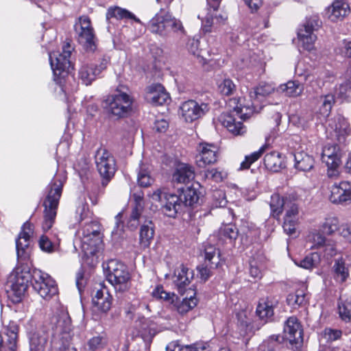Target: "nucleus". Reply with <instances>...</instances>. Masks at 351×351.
I'll return each mask as SVG.
<instances>
[{
	"mask_svg": "<svg viewBox=\"0 0 351 351\" xmlns=\"http://www.w3.org/2000/svg\"><path fill=\"white\" fill-rule=\"evenodd\" d=\"M249 315L250 313L246 311H241L237 313V324L243 333L247 332L248 326L251 322Z\"/></svg>",
	"mask_w": 351,
	"mask_h": 351,
	"instance_id": "57",
	"label": "nucleus"
},
{
	"mask_svg": "<svg viewBox=\"0 0 351 351\" xmlns=\"http://www.w3.org/2000/svg\"><path fill=\"white\" fill-rule=\"evenodd\" d=\"M189 291L193 294H190V293H187L186 298H183L182 300L177 301L174 304L176 311L181 315L186 313L196 306L197 304V300L195 297V293H193L191 289Z\"/></svg>",
	"mask_w": 351,
	"mask_h": 351,
	"instance_id": "35",
	"label": "nucleus"
},
{
	"mask_svg": "<svg viewBox=\"0 0 351 351\" xmlns=\"http://www.w3.org/2000/svg\"><path fill=\"white\" fill-rule=\"evenodd\" d=\"M108 60L102 59L99 64L87 63L82 65L79 70V77L83 84L88 86L107 68Z\"/></svg>",
	"mask_w": 351,
	"mask_h": 351,
	"instance_id": "21",
	"label": "nucleus"
},
{
	"mask_svg": "<svg viewBox=\"0 0 351 351\" xmlns=\"http://www.w3.org/2000/svg\"><path fill=\"white\" fill-rule=\"evenodd\" d=\"M256 313L260 319L266 322L274 315L272 304L268 301L259 302L256 307Z\"/></svg>",
	"mask_w": 351,
	"mask_h": 351,
	"instance_id": "51",
	"label": "nucleus"
},
{
	"mask_svg": "<svg viewBox=\"0 0 351 351\" xmlns=\"http://www.w3.org/2000/svg\"><path fill=\"white\" fill-rule=\"evenodd\" d=\"M208 110L207 104L199 103L193 99L183 102L180 106V114L184 121L188 123L202 117Z\"/></svg>",
	"mask_w": 351,
	"mask_h": 351,
	"instance_id": "19",
	"label": "nucleus"
},
{
	"mask_svg": "<svg viewBox=\"0 0 351 351\" xmlns=\"http://www.w3.org/2000/svg\"><path fill=\"white\" fill-rule=\"evenodd\" d=\"M267 148V145L265 144L258 151L252 153L249 156H246L245 160L241 163L240 169H249L252 163L261 158Z\"/></svg>",
	"mask_w": 351,
	"mask_h": 351,
	"instance_id": "52",
	"label": "nucleus"
},
{
	"mask_svg": "<svg viewBox=\"0 0 351 351\" xmlns=\"http://www.w3.org/2000/svg\"><path fill=\"white\" fill-rule=\"evenodd\" d=\"M239 231L237 228L233 224H226L219 230V240L221 243H232L237 238Z\"/></svg>",
	"mask_w": 351,
	"mask_h": 351,
	"instance_id": "36",
	"label": "nucleus"
},
{
	"mask_svg": "<svg viewBox=\"0 0 351 351\" xmlns=\"http://www.w3.org/2000/svg\"><path fill=\"white\" fill-rule=\"evenodd\" d=\"M295 74L302 80L313 86L315 82L319 87L324 86L325 82L330 81L333 76L326 71L318 72L310 66H306L303 62H299L295 68Z\"/></svg>",
	"mask_w": 351,
	"mask_h": 351,
	"instance_id": "17",
	"label": "nucleus"
},
{
	"mask_svg": "<svg viewBox=\"0 0 351 351\" xmlns=\"http://www.w3.org/2000/svg\"><path fill=\"white\" fill-rule=\"evenodd\" d=\"M74 30L77 41L89 51L96 49L95 35L90 18L82 16L77 19L74 25Z\"/></svg>",
	"mask_w": 351,
	"mask_h": 351,
	"instance_id": "11",
	"label": "nucleus"
},
{
	"mask_svg": "<svg viewBox=\"0 0 351 351\" xmlns=\"http://www.w3.org/2000/svg\"><path fill=\"white\" fill-rule=\"evenodd\" d=\"M282 339L280 335H271L263 342L259 348L261 351H280Z\"/></svg>",
	"mask_w": 351,
	"mask_h": 351,
	"instance_id": "47",
	"label": "nucleus"
},
{
	"mask_svg": "<svg viewBox=\"0 0 351 351\" xmlns=\"http://www.w3.org/2000/svg\"><path fill=\"white\" fill-rule=\"evenodd\" d=\"M145 99L155 106L163 105L169 100V96L161 84H156L147 88Z\"/></svg>",
	"mask_w": 351,
	"mask_h": 351,
	"instance_id": "25",
	"label": "nucleus"
},
{
	"mask_svg": "<svg viewBox=\"0 0 351 351\" xmlns=\"http://www.w3.org/2000/svg\"><path fill=\"white\" fill-rule=\"evenodd\" d=\"M284 217L283 229L289 235L293 234L299 222V209L294 202L287 204Z\"/></svg>",
	"mask_w": 351,
	"mask_h": 351,
	"instance_id": "24",
	"label": "nucleus"
},
{
	"mask_svg": "<svg viewBox=\"0 0 351 351\" xmlns=\"http://www.w3.org/2000/svg\"><path fill=\"white\" fill-rule=\"evenodd\" d=\"M101 241L100 226L97 221L93 220L88 224H80V228L76 232L75 243H79L86 255L94 254Z\"/></svg>",
	"mask_w": 351,
	"mask_h": 351,
	"instance_id": "4",
	"label": "nucleus"
},
{
	"mask_svg": "<svg viewBox=\"0 0 351 351\" xmlns=\"http://www.w3.org/2000/svg\"><path fill=\"white\" fill-rule=\"evenodd\" d=\"M218 147L207 143H202L197 147L199 154L197 155V165L199 167H204L207 165H211L217 162L218 158Z\"/></svg>",
	"mask_w": 351,
	"mask_h": 351,
	"instance_id": "22",
	"label": "nucleus"
},
{
	"mask_svg": "<svg viewBox=\"0 0 351 351\" xmlns=\"http://www.w3.org/2000/svg\"><path fill=\"white\" fill-rule=\"evenodd\" d=\"M264 165L268 170L274 172H278L285 167L284 159L277 152L267 154L264 157Z\"/></svg>",
	"mask_w": 351,
	"mask_h": 351,
	"instance_id": "33",
	"label": "nucleus"
},
{
	"mask_svg": "<svg viewBox=\"0 0 351 351\" xmlns=\"http://www.w3.org/2000/svg\"><path fill=\"white\" fill-rule=\"evenodd\" d=\"M274 90V86L268 83H261L257 87L250 91L249 97L252 104L243 106H237L230 112H223L218 117L219 122L234 136L243 135L246 128L241 121H237V117L245 120L256 110L258 103L263 98Z\"/></svg>",
	"mask_w": 351,
	"mask_h": 351,
	"instance_id": "2",
	"label": "nucleus"
},
{
	"mask_svg": "<svg viewBox=\"0 0 351 351\" xmlns=\"http://www.w3.org/2000/svg\"><path fill=\"white\" fill-rule=\"evenodd\" d=\"M328 200L333 204L347 205L351 203V182H335L328 188Z\"/></svg>",
	"mask_w": 351,
	"mask_h": 351,
	"instance_id": "18",
	"label": "nucleus"
},
{
	"mask_svg": "<svg viewBox=\"0 0 351 351\" xmlns=\"http://www.w3.org/2000/svg\"><path fill=\"white\" fill-rule=\"evenodd\" d=\"M132 97L117 88L116 92L107 97L104 101L106 111L117 117H123L128 114L132 109Z\"/></svg>",
	"mask_w": 351,
	"mask_h": 351,
	"instance_id": "6",
	"label": "nucleus"
},
{
	"mask_svg": "<svg viewBox=\"0 0 351 351\" xmlns=\"http://www.w3.org/2000/svg\"><path fill=\"white\" fill-rule=\"evenodd\" d=\"M33 225L26 222L21 228V231L16 239V250L18 265L16 267L28 264L31 267L29 257L31 254V237L33 235Z\"/></svg>",
	"mask_w": 351,
	"mask_h": 351,
	"instance_id": "10",
	"label": "nucleus"
},
{
	"mask_svg": "<svg viewBox=\"0 0 351 351\" xmlns=\"http://www.w3.org/2000/svg\"><path fill=\"white\" fill-rule=\"evenodd\" d=\"M72 47L66 43L62 47V52L58 53L56 52L49 53V58L50 65L55 76V80L66 77L69 72L71 67L70 57Z\"/></svg>",
	"mask_w": 351,
	"mask_h": 351,
	"instance_id": "12",
	"label": "nucleus"
},
{
	"mask_svg": "<svg viewBox=\"0 0 351 351\" xmlns=\"http://www.w3.org/2000/svg\"><path fill=\"white\" fill-rule=\"evenodd\" d=\"M148 29L154 34L166 36L170 31L184 32L182 23L163 10L157 13L149 22Z\"/></svg>",
	"mask_w": 351,
	"mask_h": 351,
	"instance_id": "7",
	"label": "nucleus"
},
{
	"mask_svg": "<svg viewBox=\"0 0 351 351\" xmlns=\"http://www.w3.org/2000/svg\"><path fill=\"white\" fill-rule=\"evenodd\" d=\"M294 262L295 265L302 268L312 269L319 263L320 255L317 252H313L306 255L303 259L299 261H295Z\"/></svg>",
	"mask_w": 351,
	"mask_h": 351,
	"instance_id": "44",
	"label": "nucleus"
},
{
	"mask_svg": "<svg viewBox=\"0 0 351 351\" xmlns=\"http://www.w3.org/2000/svg\"><path fill=\"white\" fill-rule=\"evenodd\" d=\"M304 90L303 86L297 81H289L286 84L280 85L278 91L283 93L287 96L297 97L302 94Z\"/></svg>",
	"mask_w": 351,
	"mask_h": 351,
	"instance_id": "39",
	"label": "nucleus"
},
{
	"mask_svg": "<svg viewBox=\"0 0 351 351\" xmlns=\"http://www.w3.org/2000/svg\"><path fill=\"white\" fill-rule=\"evenodd\" d=\"M326 126V136L332 140L343 143L346 138L350 134V124L345 117L337 114L328 120Z\"/></svg>",
	"mask_w": 351,
	"mask_h": 351,
	"instance_id": "16",
	"label": "nucleus"
},
{
	"mask_svg": "<svg viewBox=\"0 0 351 351\" xmlns=\"http://www.w3.org/2000/svg\"><path fill=\"white\" fill-rule=\"evenodd\" d=\"M263 265L261 261H256L254 258L250 261V274L255 280H259L263 276Z\"/></svg>",
	"mask_w": 351,
	"mask_h": 351,
	"instance_id": "55",
	"label": "nucleus"
},
{
	"mask_svg": "<svg viewBox=\"0 0 351 351\" xmlns=\"http://www.w3.org/2000/svg\"><path fill=\"white\" fill-rule=\"evenodd\" d=\"M293 156L295 160L294 167L295 169L302 171H307L313 167L314 159L307 153L303 151L296 152Z\"/></svg>",
	"mask_w": 351,
	"mask_h": 351,
	"instance_id": "34",
	"label": "nucleus"
},
{
	"mask_svg": "<svg viewBox=\"0 0 351 351\" xmlns=\"http://www.w3.org/2000/svg\"><path fill=\"white\" fill-rule=\"evenodd\" d=\"M111 18H115L118 20L130 19L137 23H141L140 19L136 18L133 13L126 9L118 6L110 7L108 9L106 12V19L109 20Z\"/></svg>",
	"mask_w": 351,
	"mask_h": 351,
	"instance_id": "37",
	"label": "nucleus"
},
{
	"mask_svg": "<svg viewBox=\"0 0 351 351\" xmlns=\"http://www.w3.org/2000/svg\"><path fill=\"white\" fill-rule=\"evenodd\" d=\"M313 121V114L310 112H300L289 117V121L299 128L305 130Z\"/></svg>",
	"mask_w": 351,
	"mask_h": 351,
	"instance_id": "41",
	"label": "nucleus"
},
{
	"mask_svg": "<svg viewBox=\"0 0 351 351\" xmlns=\"http://www.w3.org/2000/svg\"><path fill=\"white\" fill-rule=\"evenodd\" d=\"M219 91L223 95H231L236 89V86L229 78H224L223 80L218 82Z\"/></svg>",
	"mask_w": 351,
	"mask_h": 351,
	"instance_id": "53",
	"label": "nucleus"
},
{
	"mask_svg": "<svg viewBox=\"0 0 351 351\" xmlns=\"http://www.w3.org/2000/svg\"><path fill=\"white\" fill-rule=\"evenodd\" d=\"M106 278L117 291L124 292L130 287L131 276L128 267L116 259L108 262Z\"/></svg>",
	"mask_w": 351,
	"mask_h": 351,
	"instance_id": "5",
	"label": "nucleus"
},
{
	"mask_svg": "<svg viewBox=\"0 0 351 351\" xmlns=\"http://www.w3.org/2000/svg\"><path fill=\"white\" fill-rule=\"evenodd\" d=\"M306 247L311 250H322L327 258L337 254L335 243L326 239L319 230H313L306 237Z\"/></svg>",
	"mask_w": 351,
	"mask_h": 351,
	"instance_id": "14",
	"label": "nucleus"
},
{
	"mask_svg": "<svg viewBox=\"0 0 351 351\" xmlns=\"http://www.w3.org/2000/svg\"><path fill=\"white\" fill-rule=\"evenodd\" d=\"M154 229L151 221L141 226L139 232L140 244L143 247H148L154 239Z\"/></svg>",
	"mask_w": 351,
	"mask_h": 351,
	"instance_id": "40",
	"label": "nucleus"
},
{
	"mask_svg": "<svg viewBox=\"0 0 351 351\" xmlns=\"http://www.w3.org/2000/svg\"><path fill=\"white\" fill-rule=\"evenodd\" d=\"M321 25L322 22L317 16L306 19L298 31L299 47L309 52L315 50V43L317 38L315 32L319 29Z\"/></svg>",
	"mask_w": 351,
	"mask_h": 351,
	"instance_id": "9",
	"label": "nucleus"
},
{
	"mask_svg": "<svg viewBox=\"0 0 351 351\" xmlns=\"http://www.w3.org/2000/svg\"><path fill=\"white\" fill-rule=\"evenodd\" d=\"M339 228V219L334 216L326 217L319 226V230L327 235H331Z\"/></svg>",
	"mask_w": 351,
	"mask_h": 351,
	"instance_id": "45",
	"label": "nucleus"
},
{
	"mask_svg": "<svg viewBox=\"0 0 351 351\" xmlns=\"http://www.w3.org/2000/svg\"><path fill=\"white\" fill-rule=\"evenodd\" d=\"M19 326L14 322H10L5 329L7 339L5 343L0 336V351H16L17 347Z\"/></svg>",
	"mask_w": 351,
	"mask_h": 351,
	"instance_id": "28",
	"label": "nucleus"
},
{
	"mask_svg": "<svg viewBox=\"0 0 351 351\" xmlns=\"http://www.w3.org/2000/svg\"><path fill=\"white\" fill-rule=\"evenodd\" d=\"M97 169L102 178V185H106L116 171L113 156L105 148L99 147L95 156Z\"/></svg>",
	"mask_w": 351,
	"mask_h": 351,
	"instance_id": "13",
	"label": "nucleus"
},
{
	"mask_svg": "<svg viewBox=\"0 0 351 351\" xmlns=\"http://www.w3.org/2000/svg\"><path fill=\"white\" fill-rule=\"evenodd\" d=\"M66 180L65 172L56 173L47 188V195L43 201L45 207L44 219L42 223L43 231L49 230L55 222L59 200Z\"/></svg>",
	"mask_w": 351,
	"mask_h": 351,
	"instance_id": "3",
	"label": "nucleus"
},
{
	"mask_svg": "<svg viewBox=\"0 0 351 351\" xmlns=\"http://www.w3.org/2000/svg\"><path fill=\"white\" fill-rule=\"evenodd\" d=\"M284 337L292 345L302 342V328L300 323L295 317L287 319L284 326Z\"/></svg>",
	"mask_w": 351,
	"mask_h": 351,
	"instance_id": "23",
	"label": "nucleus"
},
{
	"mask_svg": "<svg viewBox=\"0 0 351 351\" xmlns=\"http://www.w3.org/2000/svg\"><path fill=\"white\" fill-rule=\"evenodd\" d=\"M332 271L334 272L335 279L341 283L345 282L349 276L348 269L346 267L345 261L343 258L335 260L332 267Z\"/></svg>",
	"mask_w": 351,
	"mask_h": 351,
	"instance_id": "42",
	"label": "nucleus"
},
{
	"mask_svg": "<svg viewBox=\"0 0 351 351\" xmlns=\"http://www.w3.org/2000/svg\"><path fill=\"white\" fill-rule=\"evenodd\" d=\"M205 176L208 179H212L215 182H221L227 176V173L217 169H211L206 171Z\"/></svg>",
	"mask_w": 351,
	"mask_h": 351,
	"instance_id": "64",
	"label": "nucleus"
},
{
	"mask_svg": "<svg viewBox=\"0 0 351 351\" xmlns=\"http://www.w3.org/2000/svg\"><path fill=\"white\" fill-rule=\"evenodd\" d=\"M335 102V96L332 94L319 96L317 101V114L324 118L328 117Z\"/></svg>",
	"mask_w": 351,
	"mask_h": 351,
	"instance_id": "32",
	"label": "nucleus"
},
{
	"mask_svg": "<svg viewBox=\"0 0 351 351\" xmlns=\"http://www.w3.org/2000/svg\"><path fill=\"white\" fill-rule=\"evenodd\" d=\"M335 94L341 98H346L350 96L351 93V82H345L339 84L338 87L335 88Z\"/></svg>",
	"mask_w": 351,
	"mask_h": 351,
	"instance_id": "62",
	"label": "nucleus"
},
{
	"mask_svg": "<svg viewBox=\"0 0 351 351\" xmlns=\"http://www.w3.org/2000/svg\"><path fill=\"white\" fill-rule=\"evenodd\" d=\"M291 202L285 199L279 194L274 193L271 196L270 208L271 214L274 217H278L282 213L283 208H286L288 204Z\"/></svg>",
	"mask_w": 351,
	"mask_h": 351,
	"instance_id": "38",
	"label": "nucleus"
},
{
	"mask_svg": "<svg viewBox=\"0 0 351 351\" xmlns=\"http://www.w3.org/2000/svg\"><path fill=\"white\" fill-rule=\"evenodd\" d=\"M51 324L54 335H66L70 337L73 326L70 315L65 308L60 307L57 310L51 319Z\"/></svg>",
	"mask_w": 351,
	"mask_h": 351,
	"instance_id": "20",
	"label": "nucleus"
},
{
	"mask_svg": "<svg viewBox=\"0 0 351 351\" xmlns=\"http://www.w3.org/2000/svg\"><path fill=\"white\" fill-rule=\"evenodd\" d=\"M112 301V296L105 289H99L92 299L93 310L106 313L111 308Z\"/></svg>",
	"mask_w": 351,
	"mask_h": 351,
	"instance_id": "27",
	"label": "nucleus"
},
{
	"mask_svg": "<svg viewBox=\"0 0 351 351\" xmlns=\"http://www.w3.org/2000/svg\"><path fill=\"white\" fill-rule=\"evenodd\" d=\"M350 12V7L344 0H335L326 9L328 18L333 22L341 21Z\"/></svg>",
	"mask_w": 351,
	"mask_h": 351,
	"instance_id": "30",
	"label": "nucleus"
},
{
	"mask_svg": "<svg viewBox=\"0 0 351 351\" xmlns=\"http://www.w3.org/2000/svg\"><path fill=\"white\" fill-rule=\"evenodd\" d=\"M29 351H45L48 335L43 330H36L28 333Z\"/></svg>",
	"mask_w": 351,
	"mask_h": 351,
	"instance_id": "31",
	"label": "nucleus"
},
{
	"mask_svg": "<svg viewBox=\"0 0 351 351\" xmlns=\"http://www.w3.org/2000/svg\"><path fill=\"white\" fill-rule=\"evenodd\" d=\"M205 259L208 262L210 267H217L220 263V255L219 250L212 245L206 246L205 248Z\"/></svg>",
	"mask_w": 351,
	"mask_h": 351,
	"instance_id": "50",
	"label": "nucleus"
},
{
	"mask_svg": "<svg viewBox=\"0 0 351 351\" xmlns=\"http://www.w3.org/2000/svg\"><path fill=\"white\" fill-rule=\"evenodd\" d=\"M123 214L119 213L115 217V226L112 231V237L114 240L118 241L123 236V226L121 221Z\"/></svg>",
	"mask_w": 351,
	"mask_h": 351,
	"instance_id": "58",
	"label": "nucleus"
},
{
	"mask_svg": "<svg viewBox=\"0 0 351 351\" xmlns=\"http://www.w3.org/2000/svg\"><path fill=\"white\" fill-rule=\"evenodd\" d=\"M148 195L153 202H161L162 212L169 217H176L178 213L184 206L182 197L168 193L163 188L158 189Z\"/></svg>",
	"mask_w": 351,
	"mask_h": 351,
	"instance_id": "8",
	"label": "nucleus"
},
{
	"mask_svg": "<svg viewBox=\"0 0 351 351\" xmlns=\"http://www.w3.org/2000/svg\"><path fill=\"white\" fill-rule=\"evenodd\" d=\"M180 197H182L183 206H192L196 203L199 199V195L197 191L193 187L182 189Z\"/></svg>",
	"mask_w": 351,
	"mask_h": 351,
	"instance_id": "49",
	"label": "nucleus"
},
{
	"mask_svg": "<svg viewBox=\"0 0 351 351\" xmlns=\"http://www.w3.org/2000/svg\"><path fill=\"white\" fill-rule=\"evenodd\" d=\"M38 245L43 252L46 253H52L56 250L57 245L53 241H51L46 235H42L38 241Z\"/></svg>",
	"mask_w": 351,
	"mask_h": 351,
	"instance_id": "56",
	"label": "nucleus"
},
{
	"mask_svg": "<svg viewBox=\"0 0 351 351\" xmlns=\"http://www.w3.org/2000/svg\"><path fill=\"white\" fill-rule=\"evenodd\" d=\"M195 178V171L191 165L186 163L178 164L172 174V182L186 184Z\"/></svg>",
	"mask_w": 351,
	"mask_h": 351,
	"instance_id": "29",
	"label": "nucleus"
},
{
	"mask_svg": "<svg viewBox=\"0 0 351 351\" xmlns=\"http://www.w3.org/2000/svg\"><path fill=\"white\" fill-rule=\"evenodd\" d=\"M341 335V330L326 328L321 334L320 341L324 340L326 342H331L340 338Z\"/></svg>",
	"mask_w": 351,
	"mask_h": 351,
	"instance_id": "59",
	"label": "nucleus"
},
{
	"mask_svg": "<svg viewBox=\"0 0 351 351\" xmlns=\"http://www.w3.org/2000/svg\"><path fill=\"white\" fill-rule=\"evenodd\" d=\"M199 41L198 39L189 38L187 43V49L193 56H196L200 63H204V58L201 55L202 51L199 49Z\"/></svg>",
	"mask_w": 351,
	"mask_h": 351,
	"instance_id": "54",
	"label": "nucleus"
},
{
	"mask_svg": "<svg viewBox=\"0 0 351 351\" xmlns=\"http://www.w3.org/2000/svg\"><path fill=\"white\" fill-rule=\"evenodd\" d=\"M306 302V294L304 289H300L295 291V293H290L287 298V302L288 305L293 308H295Z\"/></svg>",
	"mask_w": 351,
	"mask_h": 351,
	"instance_id": "48",
	"label": "nucleus"
},
{
	"mask_svg": "<svg viewBox=\"0 0 351 351\" xmlns=\"http://www.w3.org/2000/svg\"><path fill=\"white\" fill-rule=\"evenodd\" d=\"M30 282L34 289L45 300H49L58 293L55 280L40 269H34L32 271L27 263L16 267L8 279V283L17 298H21L25 293Z\"/></svg>",
	"mask_w": 351,
	"mask_h": 351,
	"instance_id": "1",
	"label": "nucleus"
},
{
	"mask_svg": "<svg viewBox=\"0 0 351 351\" xmlns=\"http://www.w3.org/2000/svg\"><path fill=\"white\" fill-rule=\"evenodd\" d=\"M339 314L340 317L348 322L351 320V298L341 296L338 304Z\"/></svg>",
	"mask_w": 351,
	"mask_h": 351,
	"instance_id": "43",
	"label": "nucleus"
},
{
	"mask_svg": "<svg viewBox=\"0 0 351 351\" xmlns=\"http://www.w3.org/2000/svg\"><path fill=\"white\" fill-rule=\"evenodd\" d=\"M143 210L132 208L130 216L128 220V226L131 229H136L140 223Z\"/></svg>",
	"mask_w": 351,
	"mask_h": 351,
	"instance_id": "60",
	"label": "nucleus"
},
{
	"mask_svg": "<svg viewBox=\"0 0 351 351\" xmlns=\"http://www.w3.org/2000/svg\"><path fill=\"white\" fill-rule=\"evenodd\" d=\"M104 346L102 338L97 336L91 338L84 346V351H98Z\"/></svg>",
	"mask_w": 351,
	"mask_h": 351,
	"instance_id": "61",
	"label": "nucleus"
},
{
	"mask_svg": "<svg viewBox=\"0 0 351 351\" xmlns=\"http://www.w3.org/2000/svg\"><path fill=\"white\" fill-rule=\"evenodd\" d=\"M137 180L138 184L143 187L150 186L154 181L149 173L145 169H141L138 173Z\"/></svg>",
	"mask_w": 351,
	"mask_h": 351,
	"instance_id": "63",
	"label": "nucleus"
},
{
	"mask_svg": "<svg viewBox=\"0 0 351 351\" xmlns=\"http://www.w3.org/2000/svg\"><path fill=\"white\" fill-rule=\"evenodd\" d=\"M75 219L80 224H88L94 220L93 213L89 210L88 205L82 204L79 206L75 212Z\"/></svg>",
	"mask_w": 351,
	"mask_h": 351,
	"instance_id": "46",
	"label": "nucleus"
},
{
	"mask_svg": "<svg viewBox=\"0 0 351 351\" xmlns=\"http://www.w3.org/2000/svg\"><path fill=\"white\" fill-rule=\"evenodd\" d=\"M193 277V271L183 265L176 269L173 282L180 294H184L186 287L189 285Z\"/></svg>",
	"mask_w": 351,
	"mask_h": 351,
	"instance_id": "26",
	"label": "nucleus"
},
{
	"mask_svg": "<svg viewBox=\"0 0 351 351\" xmlns=\"http://www.w3.org/2000/svg\"><path fill=\"white\" fill-rule=\"evenodd\" d=\"M342 155V151L337 144L328 143L323 147L322 160L328 167V177L333 178L339 175L338 169L341 163Z\"/></svg>",
	"mask_w": 351,
	"mask_h": 351,
	"instance_id": "15",
	"label": "nucleus"
}]
</instances>
